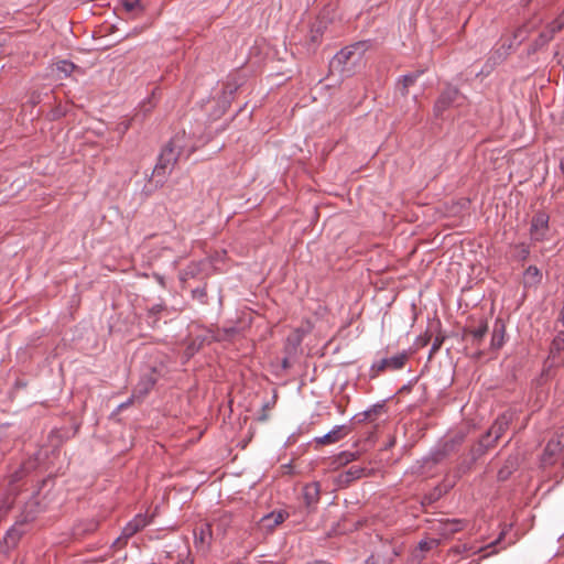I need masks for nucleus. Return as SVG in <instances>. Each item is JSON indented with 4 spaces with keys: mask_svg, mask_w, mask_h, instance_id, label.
I'll list each match as a JSON object with an SVG mask.
<instances>
[{
    "mask_svg": "<svg viewBox=\"0 0 564 564\" xmlns=\"http://www.w3.org/2000/svg\"><path fill=\"white\" fill-rule=\"evenodd\" d=\"M561 171L564 173V156L561 159Z\"/></svg>",
    "mask_w": 564,
    "mask_h": 564,
    "instance_id": "40",
    "label": "nucleus"
},
{
    "mask_svg": "<svg viewBox=\"0 0 564 564\" xmlns=\"http://www.w3.org/2000/svg\"><path fill=\"white\" fill-rule=\"evenodd\" d=\"M564 347V334L558 333L552 343L551 352L560 351Z\"/></svg>",
    "mask_w": 564,
    "mask_h": 564,
    "instance_id": "27",
    "label": "nucleus"
},
{
    "mask_svg": "<svg viewBox=\"0 0 564 564\" xmlns=\"http://www.w3.org/2000/svg\"><path fill=\"white\" fill-rule=\"evenodd\" d=\"M193 297L199 300L202 303H205V299L207 296L206 290L204 288H197L192 291Z\"/></svg>",
    "mask_w": 564,
    "mask_h": 564,
    "instance_id": "31",
    "label": "nucleus"
},
{
    "mask_svg": "<svg viewBox=\"0 0 564 564\" xmlns=\"http://www.w3.org/2000/svg\"><path fill=\"white\" fill-rule=\"evenodd\" d=\"M151 519L143 513H138L134 516L132 520H130L122 529V539H130L148 524H150Z\"/></svg>",
    "mask_w": 564,
    "mask_h": 564,
    "instance_id": "9",
    "label": "nucleus"
},
{
    "mask_svg": "<svg viewBox=\"0 0 564 564\" xmlns=\"http://www.w3.org/2000/svg\"><path fill=\"white\" fill-rule=\"evenodd\" d=\"M564 448V431L556 433L546 444L541 456V463L544 467L556 463L558 455Z\"/></svg>",
    "mask_w": 564,
    "mask_h": 564,
    "instance_id": "4",
    "label": "nucleus"
},
{
    "mask_svg": "<svg viewBox=\"0 0 564 564\" xmlns=\"http://www.w3.org/2000/svg\"><path fill=\"white\" fill-rule=\"evenodd\" d=\"M120 4L124 9V11L128 13H130V12L142 13L143 12V6L141 4L140 0H121Z\"/></svg>",
    "mask_w": 564,
    "mask_h": 564,
    "instance_id": "20",
    "label": "nucleus"
},
{
    "mask_svg": "<svg viewBox=\"0 0 564 564\" xmlns=\"http://www.w3.org/2000/svg\"><path fill=\"white\" fill-rule=\"evenodd\" d=\"M523 279L525 285L536 284L541 280V272L536 267L530 265L525 270Z\"/></svg>",
    "mask_w": 564,
    "mask_h": 564,
    "instance_id": "18",
    "label": "nucleus"
},
{
    "mask_svg": "<svg viewBox=\"0 0 564 564\" xmlns=\"http://www.w3.org/2000/svg\"><path fill=\"white\" fill-rule=\"evenodd\" d=\"M75 69V64L69 61H59L56 63V70L64 76H69Z\"/></svg>",
    "mask_w": 564,
    "mask_h": 564,
    "instance_id": "22",
    "label": "nucleus"
},
{
    "mask_svg": "<svg viewBox=\"0 0 564 564\" xmlns=\"http://www.w3.org/2000/svg\"><path fill=\"white\" fill-rule=\"evenodd\" d=\"M495 553H496V551H491L490 553L485 554V556H488V555L495 554Z\"/></svg>",
    "mask_w": 564,
    "mask_h": 564,
    "instance_id": "44",
    "label": "nucleus"
},
{
    "mask_svg": "<svg viewBox=\"0 0 564 564\" xmlns=\"http://www.w3.org/2000/svg\"><path fill=\"white\" fill-rule=\"evenodd\" d=\"M564 28V14L556 18L554 21H552L546 29L555 35L557 32H560Z\"/></svg>",
    "mask_w": 564,
    "mask_h": 564,
    "instance_id": "24",
    "label": "nucleus"
},
{
    "mask_svg": "<svg viewBox=\"0 0 564 564\" xmlns=\"http://www.w3.org/2000/svg\"><path fill=\"white\" fill-rule=\"evenodd\" d=\"M128 543V539H122V533L113 541L111 547L116 550H120L126 546Z\"/></svg>",
    "mask_w": 564,
    "mask_h": 564,
    "instance_id": "33",
    "label": "nucleus"
},
{
    "mask_svg": "<svg viewBox=\"0 0 564 564\" xmlns=\"http://www.w3.org/2000/svg\"><path fill=\"white\" fill-rule=\"evenodd\" d=\"M349 433V430L346 425H336L334 426L328 433L321 437H316L315 442L318 445H329L335 444L343 440L347 434Z\"/></svg>",
    "mask_w": 564,
    "mask_h": 564,
    "instance_id": "10",
    "label": "nucleus"
},
{
    "mask_svg": "<svg viewBox=\"0 0 564 564\" xmlns=\"http://www.w3.org/2000/svg\"><path fill=\"white\" fill-rule=\"evenodd\" d=\"M553 37H554V35L547 29H545L543 32L540 33L536 42H538L539 45H545Z\"/></svg>",
    "mask_w": 564,
    "mask_h": 564,
    "instance_id": "28",
    "label": "nucleus"
},
{
    "mask_svg": "<svg viewBox=\"0 0 564 564\" xmlns=\"http://www.w3.org/2000/svg\"><path fill=\"white\" fill-rule=\"evenodd\" d=\"M506 327L501 319H497L494 324V329L490 339V348L498 350L505 343Z\"/></svg>",
    "mask_w": 564,
    "mask_h": 564,
    "instance_id": "15",
    "label": "nucleus"
},
{
    "mask_svg": "<svg viewBox=\"0 0 564 564\" xmlns=\"http://www.w3.org/2000/svg\"><path fill=\"white\" fill-rule=\"evenodd\" d=\"M503 535H505V533H503V532H501V533L499 534V536H498L494 542H491V543H489V544L485 545L484 547H480V549L478 550V552H482V551H486V550H488V549L494 547L496 544H498V543L502 540Z\"/></svg>",
    "mask_w": 564,
    "mask_h": 564,
    "instance_id": "35",
    "label": "nucleus"
},
{
    "mask_svg": "<svg viewBox=\"0 0 564 564\" xmlns=\"http://www.w3.org/2000/svg\"><path fill=\"white\" fill-rule=\"evenodd\" d=\"M459 96V90L456 87H446L434 104L433 110L435 117H441L445 110L458 100Z\"/></svg>",
    "mask_w": 564,
    "mask_h": 564,
    "instance_id": "6",
    "label": "nucleus"
},
{
    "mask_svg": "<svg viewBox=\"0 0 564 564\" xmlns=\"http://www.w3.org/2000/svg\"><path fill=\"white\" fill-rule=\"evenodd\" d=\"M438 544V541L435 540V539H430V540H422L420 543H419V547L420 550L422 551H430L431 549H433L434 546H437Z\"/></svg>",
    "mask_w": 564,
    "mask_h": 564,
    "instance_id": "29",
    "label": "nucleus"
},
{
    "mask_svg": "<svg viewBox=\"0 0 564 564\" xmlns=\"http://www.w3.org/2000/svg\"><path fill=\"white\" fill-rule=\"evenodd\" d=\"M367 411H371V416L379 415L383 411V404H375Z\"/></svg>",
    "mask_w": 564,
    "mask_h": 564,
    "instance_id": "36",
    "label": "nucleus"
},
{
    "mask_svg": "<svg viewBox=\"0 0 564 564\" xmlns=\"http://www.w3.org/2000/svg\"><path fill=\"white\" fill-rule=\"evenodd\" d=\"M369 419H371V411L366 410L354 415L352 421L356 423H364Z\"/></svg>",
    "mask_w": 564,
    "mask_h": 564,
    "instance_id": "30",
    "label": "nucleus"
},
{
    "mask_svg": "<svg viewBox=\"0 0 564 564\" xmlns=\"http://www.w3.org/2000/svg\"><path fill=\"white\" fill-rule=\"evenodd\" d=\"M321 486L318 482H310L303 487V498L306 507L315 506L319 500Z\"/></svg>",
    "mask_w": 564,
    "mask_h": 564,
    "instance_id": "14",
    "label": "nucleus"
},
{
    "mask_svg": "<svg viewBox=\"0 0 564 564\" xmlns=\"http://www.w3.org/2000/svg\"><path fill=\"white\" fill-rule=\"evenodd\" d=\"M260 419H261V420H265V419H267V415H265V414H263Z\"/></svg>",
    "mask_w": 564,
    "mask_h": 564,
    "instance_id": "46",
    "label": "nucleus"
},
{
    "mask_svg": "<svg viewBox=\"0 0 564 564\" xmlns=\"http://www.w3.org/2000/svg\"><path fill=\"white\" fill-rule=\"evenodd\" d=\"M163 310V306L160 305V304H156L154 306H152L149 311H148V323L151 325V326H155L159 318H158V315L161 313V311Z\"/></svg>",
    "mask_w": 564,
    "mask_h": 564,
    "instance_id": "23",
    "label": "nucleus"
},
{
    "mask_svg": "<svg viewBox=\"0 0 564 564\" xmlns=\"http://www.w3.org/2000/svg\"><path fill=\"white\" fill-rule=\"evenodd\" d=\"M409 355L406 351L399 352L389 358H382L377 360L371 366L372 377L386 370H399L402 369L408 360Z\"/></svg>",
    "mask_w": 564,
    "mask_h": 564,
    "instance_id": "5",
    "label": "nucleus"
},
{
    "mask_svg": "<svg viewBox=\"0 0 564 564\" xmlns=\"http://www.w3.org/2000/svg\"><path fill=\"white\" fill-rule=\"evenodd\" d=\"M312 42L316 43L318 42L319 37L322 36V33H323V28L321 25V23L316 26V29H313L312 30Z\"/></svg>",
    "mask_w": 564,
    "mask_h": 564,
    "instance_id": "34",
    "label": "nucleus"
},
{
    "mask_svg": "<svg viewBox=\"0 0 564 564\" xmlns=\"http://www.w3.org/2000/svg\"><path fill=\"white\" fill-rule=\"evenodd\" d=\"M176 564H192V562L189 560H183L177 562Z\"/></svg>",
    "mask_w": 564,
    "mask_h": 564,
    "instance_id": "39",
    "label": "nucleus"
},
{
    "mask_svg": "<svg viewBox=\"0 0 564 564\" xmlns=\"http://www.w3.org/2000/svg\"><path fill=\"white\" fill-rule=\"evenodd\" d=\"M419 76H420V73H412V74L404 75L402 77V86L400 88V91L402 95L408 94V88L415 83V80L417 79Z\"/></svg>",
    "mask_w": 564,
    "mask_h": 564,
    "instance_id": "21",
    "label": "nucleus"
},
{
    "mask_svg": "<svg viewBox=\"0 0 564 564\" xmlns=\"http://www.w3.org/2000/svg\"><path fill=\"white\" fill-rule=\"evenodd\" d=\"M529 254V251L527 249H523L521 252V256L525 258Z\"/></svg>",
    "mask_w": 564,
    "mask_h": 564,
    "instance_id": "41",
    "label": "nucleus"
},
{
    "mask_svg": "<svg viewBox=\"0 0 564 564\" xmlns=\"http://www.w3.org/2000/svg\"><path fill=\"white\" fill-rule=\"evenodd\" d=\"M95 528H96V523H93L90 530H94Z\"/></svg>",
    "mask_w": 564,
    "mask_h": 564,
    "instance_id": "45",
    "label": "nucleus"
},
{
    "mask_svg": "<svg viewBox=\"0 0 564 564\" xmlns=\"http://www.w3.org/2000/svg\"><path fill=\"white\" fill-rule=\"evenodd\" d=\"M488 332V324L486 321H480L475 327H468L464 330L465 338L470 341L473 346L479 347L481 340Z\"/></svg>",
    "mask_w": 564,
    "mask_h": 564,
    "instance_id": "12",
    "label": "nucleus"
},
{
    "mask_svg": "<svg viewBox=\"0 0 564 564\" xmlns=\"http://www.w3.org/2000/svg\"><path fill=\"white\" fill-rule=\"evenodd\" d=\"M441 346V343L438 340H435V343L432 346L431 354L435 352Z\"/></svg>",
    "mask_w": 564,
    "mask_h": 564,
    "instance_id": "38",
    "label": "nucleus"
},
{
    "mask_svg": "<svg viewBox=\"0 0 564 564\" xmlns=\"http://www.w3.org/2000/svg\"><path fill=\"white\" fill-rule=\"evenodd\" d=\"M159 376L160 373L155 367H151L142 373L138 384L133 389V392L138 395V400H142L151 391Z\"/></svg>",
    "mask_w": 564,
    "mask_h": 564,
    "instance_id": "7",
    "label": "nucleus"
},
{
    "mask_svg": "<svg viewBox=\"0 0 564 564\" xmlns=\"http://www.w3.org/2000/svg\"><path fill=\"white\" fill-rule=\"evenodd\" d=\"M26 473H28L26 467L24 465L20 466V468L18 470H15L14 473H12L10 475V484H14V482L19 481L20 479H22Z\"/></svg>",
    "mask_w": 564,
    "mask_h": 564,
    "instance_id": "26",
    "label": "nucleus"
},
{
    "mask_svg": "<svg viewBox=\"0 0 564 564\" xmlns=\"http://www.w3.org/2000/svg\"><path fill=\"white\" fill-rule=\"evenodd\" d=\"M367 469L360 466H351L345 471V480L351 481L367 476Z\"/></svg>",
    "mask_w": 564,
    "mask_h": 564,
    "instance_id": "19",
    "label": "nucleus"
},
{
    "mask_svg": "<svg viewBox=\"0 0 564 564\" xmlns=\"http://www.w3.org/2000/svg\"><path fill=\"white\" fill-rule=\"evenodd\" d=\"M183 138L184 135L173 137L162 150L159 161L153 169V176L161 177L160 181H163V178L174 169L178 156L183 152Z\"/></svg>",
    "mask_w": 564,
    "mask_h": 564,
    "instance_id": "1",
    "label": "nucleus"
},
{
    "mask_svg": "<svg viewBox=\"0 0 564 564\" xmlns=\"http://www.w3.org/2000/svg\"><path fill=\"white\" fill-rule=\"evenodd\" d=\"M527 2H531L532 0H525Z\"/></svg>",
    "mask_w": 564,
    "mask_h": 564,
    "instance_id": "47",
    "label": "nucleus"
},
{
    "mask_svg": "<svg viewBox=\"0 0 564 564\" xmlns=\"http://www.w3.org/2000/svg\"><path fill=\"white\" fill-rule=\"evenodd\" d=\"M465 527V521L460 519H445L440 521L437 530L443 536H449Z\"/></svg>",
    "mask_w": 564,
    "mask_h": 564,
    "instance_id": "13",
    "label": "nucleus"
},
{
    "mask_svg": "<svg viewBox=\"0 0 564 564\" xmlns=\"http://www.w3.org/2000/svg\"><path fill=\"white\" fill-rule=\"evenodd\" d=\"M362 44L346 46L341 48L330 61L329 67L332 72H338L344 76L352 74L355 65L360 61L361 54L357 50L361 48Z\"/></svg>",
    "mask_w": 564,
    "mask_h": 564,
    "instance_id": "2",
    "label": "nucleus"
},
{
    "mask_svg": "<svg viewBox=\"0 0 564 564\" xmlns=\"http://www.w3.org/2000/svg\"><path fill=\"white\" fill-rule=\"evenodd\" d=\"M23 533L24 531L22 529V525H14L10 530H8L3 538V542L7 549L15 547Z\"/></svg>",
    "mask_w": 564,
    "mask_h": 564,
    "instance_id": "16",
    "label": "nucleus"
},
{
    "mask_svg": "<svg viewBox=\"0 0 564 564\" xmlns=\"http://www.w3.org/2000/svg\"><path fill=\"white\" fill-rule=\"evenodd\" d=\"M134 401H139V400H138V395H135V393L132 392L131 397L126 402H122L121 404L118 405L117 412L124 410L126 408L131 405Z\"/></svg>",
    "mask_w": 564,
    "mask_h": 564,
    "instance_id": "32",
    "label": "nucleus"
},
{
    "mask_svg": "<svg viewBox=\"0 0 564 564\" xmlns=\"http://www.w3.org/2000/svg\"><path fill=\"white\" fill-rule=\"evenodd\" d=\"M503 477H505V476H503V471H502V470H500V471H499V478H501V479H502Z\"/></svg>",
    "mask_w": 564,
    "mask_h": 564,
    "instance_id": "42",
    "label": "nucleus"
},
{
    "mask_svg": "<svg viewBox=\"0 0 564 564\" xmlns=\"http://www.w3.org/2000/svg\"><path fill=\"white\" fill-rule=\"evenodd\" d=\"M511 417L512 415L507 412L499 415L487 431L486 435L480 440V446L488 448L496 443L508 430Z\"/></svg>",
    "mask_w": 564,
    "mask_h": 564,
    "instance_id": "3",
    "label": "nucleus"
},
{
    "mask_svg": "<svg viewBox=\"0 0 564 564\" xmlns=\"http://www.w3.org/2000/svg\"><path fill=\"white\" fill-rule=\"evenodd\" d=\"M446 456V451L437 452L433 455L434 463H438L441 459H443Z\"/></svg>",
    "mask_w": 564,
    "mask_h": 564,
    "instance_id": "37",
    "label": "nucleus"
},
{
    "mask_svg": "<svg viewBox=\"0 0 564 564\" xmlns=\"http://www.w3.org/2000/svg\"><path fill=\"white\" fill-rule=\"evenodd\" d=\"M285 520V514L283 512H271L261 519L262 527L272 530L276 525L281 524Z\"/></svg>",
    "mask_w": 564,
    "mask_h": 564,
    "instance_id": "17",
    "label": "nucleus"
},
{
    "mask_svg": "<svg viewBox=\"0 0 564 564\" xmlns=\"http://www.w3.org/2000/svg\"><path fill=\"white\" fill-rule=\"evenodd\" d=\"M481 355H482V351H478V352L476 354L477 358H479Z\"/></svg>",
    "mask_w": 564,
    "mask_h": 564,
    "instance_id": "43",
    "label": "nucleus"
},
{
    "mask_svg": "<svg viewBox=\"0 0 564 564\" xmlns=\"http://www.w3.org/2000/svg\"><path fill=\"white\" fill-rule=\"evenodd\" d=\"M549 217L547 215L540 213L536 214L531 221V237L534 240L544 239L547 231Z\"/></svg>",
    "mask_w": 564,
    "mask_h": 564,
    "instance_id": "11",
    "label": "nucleus"
},
{
    "mask_svg": "<svg viewBox=\"0 0 564 564\" xmlns=\"http://www.w3.org/2000/svg\"><path fill=\"white\" fill-rule=\"evenodd\" d=\"M213 539V531L209 523H203L194 530V544L198 550L207 551Z\"/></svg>",
    "mask_w": 564,
    "mask_h": 564,
    "instance_id": "8",
    "label": "nucleus"
},
{
    "mask_svg": "<svg viewBox=\"0 0 564 564\" xmlns=\"http://www.w3.org/2000/svg\"><path fill=\"white\" fill-rule=\"evenodd\" d=\"M357 455L358 454L356 452H341L338 454L336 462L338 464L345 465L354 462L357 458Z\"/></svg>",
    "mask_w": 564,
    "mask_h": 564,
    "instance_id": "25",
    "label": "nucleus"
}]
</instances>
